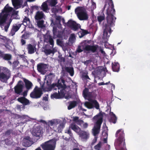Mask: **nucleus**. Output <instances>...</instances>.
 I'll list each match as a JSON object with an SVG mask.
<instances>
[{
	"instance_id": "obj_1",
	"label": "nucleus",
	"mask_w": 150,
	"mask_h": 150,
	"mask_svg": "<svg viewBox=\"0 0 150 150\" xmlns=\"http://www.w3.org/2000/svg\"><path fill=\"white\" fill-rule=\"evenodd\" d=\"M18 11H15L7 4L0 13V26L6 32L8 30L12 18L19 19Z\"/></svg>"
},
{
	"instance_id": "obj_2",
	"label": "nucleus",
	"mask_w": 150,
	"mask_h": 150,
	"mask_svg": "<svg viewBox=\"0 0 150 150\" xmlns=\"http://www.w3.org/2000/svg\"><path fill=\"white\" fill-rule=\"evenodd\" d=\"M110 4H107L105 3V5L102 10V12L103 13L106 6L108 8L107 9V13L108 16L107 18L108 25H106L103 28V39L104 42H106L108 40L111 33L110 27L114 25L115 20L116 18L114 16L115 13V9L114 8V5L112 0H110Z\"/></svg>"
},
{
	"instance_id": "obj_3",
	"label": "nucleus",
	"mask_w": 150,
	"mask_h": 150,
	"mask_svg": "<svg viewBox=\"0 0 150 150\" xmlns=\"http://www.w3.org/2000/svg\"><path fill=\"white\" fill-rule=\"evenodd\" d=\"M54 76V75L52 74H50L48 75L46 77V79H49V81ZM65 81L63 79L59 80L58 83H53L52 85L50 84V82L47 81V90L48 91H50L52 90H56L57 89L58 92H56L51 95V98H52L59 99L65 94L64 88L65 87V85L64 84Z\"/></svg>"
},
{
	"instance_id": "obj_4",
	"label": "nucleus",
	"mask_w": 150,
	"mask_h": 150,
	"mask_svg": "<svg viewBox=\"0 0 150 150\" xmlns=\"http://www.w3.org/2000/svg\"><path fill=\"white\" fill-rule=\"evenodd\" d=\"M66 120H62L60 119H52L49 120L47 122L48 125L46 127V129L48 132H50L52 131V129L50 126H53L54 130L56 132H61L65 126Z\"/></svg>"
},
{
	"instance_id": "obj_5",
	"label": "nucleus",
	"mask_w": 150,
	"mask_h": 150,
	"mask_svg": "<svg viewBox=\"0 0 150 150\" xmlns=\"http://www.w3.org/2000/svg\"><path fill=\"white\" fill-rule=\"evenodd\" d=\"M103 115L100 113L95 116L93 118V122L96 121L94 127L92 129L93 133L95 136L93 142L91 143V145H93L97 141V135L98 134L100 131V125L102 123L103 120Z\"/></svg>"
},
{
	"instance_id": "obj_6",
	"label": "nucleus",
	"mask_w": 150,
	"mask_h": 150,
	"mask_svg": "<svg viewBox=\"0 0 150 150\" xmlns=\"http://www.w3.org/2000/svg\"><path fill=\"white\" fill-rule=\"evenodd\" d=\"M44 38L45 42H49L52 45V46H50L49 45H46L44 51V52L47 55L51 54H54L57 51V49L53 48L54 42L51 36L46 34L44 36Z\"/></svg>"
},
{
	"instance_id": "obj_7",
	"label": "nucleus",
	"mask_w": 150,
	"mask_h": 150,
	"mask_svg": "<svg viewBox=\"0 0 150 150\" xmlns=\"http://www.w3.org/2000/svg\"><path fill=\"white\" fill-rule=\"evenodd\" d=\"M75 12L80 20H87L88 18V15L86 9L83 7H77L75 10Z\"/></svg>"
},
{
	"instance_id": "obj_8",
	"label": "nucleus",
	"mask_w": 150,
	"mask_h": 150,
	"mask_svg": "<svg viewBox=\"0 0 150 150\" xmlns=\"http://www.w3.org/2000/svg\"><path fill=\"white\" fill-rule=\"evenodd\" d=\"M116 136L117 137H118L115 142V146L121 149L122 144L123 146L125 145V143L124 142L125 139L123 130L122 129H120L117 131L116 134Z\"/></svg>"
},
{
	"instance_id": "obj_9",
	"label": "nucleus",
	"mask_w": 150,
	"mask_h": 150,
	"mask_svg": "<svg viewBox=\"0 0 150 150\" xmlns=\"http://www.w3.org/2000/svg\"><path fill=\"white\" fill-rule=\"evenodd\" d=\"M10 76L11 72L9 69L6 68L0 67V81L6 82Z\"/></svg>"
},
{
	"instance_id": "obj_10",
	"label": "nucleus",
	"mask_w": 150,
	"mask_h": 150,
	"mask_svg": "<svg viewBox=\"0 0 150 150\" xmlns=\"http://www.w3.org/2000/svg\"><path fill=\"white\" fill-rule=\"evenodd\" d=\"M59 140V138L53 139L45 142L41 146L44 150H54L55 147L56 142Z\"/></svg>"
},
{
	"instance_id": "obj_11",
	"label": "nucleus",
	"mask_w": 150,
	"mask_h": 150,
	"mask_svg": "<svg viewBox=\"0 0 150 150\" xmlns=\"http://www.w3.org/2000/svg\"><path fill=\"white\" fill-rule=\"evenodd\" d=\"M53 37L54 38H61L62 37L63 34V30L62 29V25L60 22L59 21L57 25H54L53 27Z\"/></svg>"
},
{
	"instance_id": "obj_12",
	"label": "nucleus",
	"mask_w": 150,
	"mask_h": 150,
	"mask_svg": "<svg viewBox=\"0 0 150 150\" xmlns=\"http://www.w3.org/2000/svg\"><path fill=\"white\" fill-rule=\"evenodd\" d=\"M88 41L85 40L82 41L80 44L77 50V51L79 52H82L83 50L88 51H92L93 48H94V45H90L88 44Z\"/></svg>"
},
{
	"instance_id": "obj_13",
	"label": "nucleus",
	"mask_w": 150,
	"mask_h": 150,
	"mask_svg": "<svg viewBox=\"0 0 150 150\" xmlns=\"http://www.w3.org/2000/svg\"><path fill=\"white\" fill-rule=\"evenodd\" d=\"M84 105L89 109L95 108L96 109H100L99 104L97 100H90L89 102H85L84 103Z\"/></svg>"
},
{
	"instance_id": "obj_14",
	"label": "nucleus",
	"mask_w": 150,
	"mask_h": 150,
	"mask_svg": "<svg viewBox=\"0 0 150 150\" xmlns=\"http://www.w3.org/2000/svg\"><path fill=\"white\" fill-rule=\"evenodd\" d=\"M103 135H105V137L94 146V149L95 150H101V146L103 144H106L107 142L108 134L106 132H104L103 133Z\"/></svg>"
},
{
	"instance_id": "obj_15",
	"label": "nucleus",
	"mask_w": 150,
	"mask_h": 150,
	"mask_svg": "<svg viewBox=\"0 0 150 150\" xmlns=\"http://www.w3.org/2000/svg\"><path fill=\"white\" fill-rule=\"evenodd\" d=\"M43 132L42 127L38 126L33 129L32 132V134L36 137L40 138L42 136Z\"/></svg>"
},
{
	"instance_id": "obj_16",
	"label": "nucleus",
	"mask_w": 150,
	"mask_h": 150,
	"mask_svg": "<svg viewBox=\"0 0 150 150\" xmlns=\"http://www.w3.org/2000/svg\"><path fill=\"white\" fill-rule=\"evenodd\" d=\"M41 89L38 87H35L33 91L30 94V97L34 98H40L41 96Z\"/></svg>"
},
{
	"instance_id": "obj_17",
	"label": "nucleus",
	"mask_w": 150,
	"mask_h": 150,
	"mask_svg": "<svg viewBox=\"0 0 150 150\" xmlns=\"http://www.w3.org/2000/svg\"><path fill=\"white\" fill-rule=\"evenodd\" d=\"M73 120L77 124L84 128H86L88 127L87 123L84 122L82 120L79 119L77 117H74Z\"/></svg>"
},
{
	"instance_id": "obj_18",
	"label": "nucleus",
	"mask_w": 150,
	"mask_h": 150,
	"mask_svg": "<svg viewBox=\"0 0 150 150\" xmlns=\"http://www.w3.org/2000/svg\"><path fill=\"white\" fill-rule=\"evenodd\" d=\"M48 66L43 63L39 64L37 65V69L38 71L42 74L45 73L48 68Z\"/></svg>"
},
{
	"instance_id": "obj_19",
	"label": "nucleus",
	"mask_w": 150,
	"mask_h": 150,
	"mask_svg": "<svg viewBox=\"0 0 150 150\" xmlns=\"http://www.w3.org/2000/svg\"><path fill=\"white\" fill-rule=\"evenodd\" d=\"M23 86V83L21 81H19L17 85L14 88L15 93L19 94L22 91Z\"/></svg>"
},
{
	"instance_id": "obj_20",
	"label": "nucleus",
	"mask_w": 150,
	"mask_h": 150,
	"mask_svg": "<svg viewBox=\"0 0 150 150\" xmlns=\"http://www.w3.org/2000/svg\"><path fill=\"white\" fill-rule=\"evenodd\" d=\"M67 26L70 27L73 30L76 31L79 28L80 25L77 24L76 22L72 20H69L67 22Z\"/></svg>"
},
{
	"instance_id": "obj_21",
	"label": "nucleus",
	"mask_w": 150,
	"mask_h": 150,
	"mask_svg": "<svg viewBox=\"0 0 150 150\" xmlns=\"http://www.w3.org/2000/svg\"><path fill=\"white\" fill-rule=\"evenodd\" d=\"M21 24H15L12 26V28L10 33H9V35L13 36L14 35L15 33L18 31L20 27Z\"/></svg>"
},
{
	"instance_id": "obj_22",
	"label": "nucleus",
	"mask_w": 150,
	"mask_h": 150,
	"mask_svg": "<svg viewBox=\"0 0 150 150\" xmlns=\"http://www.w3.org/2000/svg\"><path fill=\"white\" fill-rule=\"evenodd\" d=\"M36 44H29L27 45V49L28 51V53L29 54L34 53L36 51Z\"/></svg>"
},
{
	"instance_id": "obj_23",
	"label": "nucleus",
	"mask_w": 150,
	"mask_h": 150,
	"mask_svg": "<svg viewBox=\"0 0 150 150\" xmlns=\"http://www.w3.org/2000/svg\"><path fill=\"white\" fill-rule=\"evenodd\" d=\"M79 137L82 141H85L89 137V133L86 131H82L79 134Z\"/></svg>"
},
{
	"instance_id": "obj_24",
	"label": "nucleus",
	"mask_w": 150,
	"mask_h": 150,
	"mask_svg": "<svg viewBox=\"0 0 150 150\" xmlns=\"http://www.w3.org/2000/svg\"><path fill=\"white\" fill-rule=\"evenodd\" d=\"M35 0H27L28 1L32 2ZM13 5L16 9H17L20 7L21 3L20 0H11Z\"/></svg>"
},
{
	"instance_id": "obj_25",
	"label": "nucleus",
	"mask_w": 150,
	"mask_h": 150,
	"mask_svg": "<svg viewBox=\"0 0 150 150\" xmlns=\"http://www.w3.org/2000/svg\"><path fill=\"white\" fill-rule=\"evenodd\" d=\"M45 16L42 11H37L35 16V18L36 20H39L45 18Z\"/></svg>"
},
{
	"instance_id": "obj_26",
	"label": "nucleus",
	"mask_w": 150,
	"mask_h": 150,
	"mask_svg": "<svg viewBox=\"0 0 150 150\" xmlns=\"http://www.w3.org/2000/svg\"><path fill=\"white\" fill-rule=\"evenodd\" d=\"M69 127L71 128L73 130L76 132L78 133V134H79L82 131L81 129L79 127L74 124H71L70 125Z\"/></svg>"
},
{
	"instance_id": "obj_27",
	"label": "nucleus",
	"mask_w": 150,
	"mask_h": 150,
	"mask_svg": "<svg viewBox=\"0 0 150 150\" xmlns=\"http://www.w3.org/2000/svg\"><path fill=\"white\" fill-rule=\"evenodd\" d=\"M18 100L24 105H27L29 104V101L24 97L18 98Z\"/></svg>"
},
{
	"instance_id": "obj_28",
	"label": "nucleus",
	"mask_w": 150,
	"mask_h": 150,
	"mask_svg": "<svg viewBox=\"0 0 150 150\" xmlns=\"http://www.w3.org/2000/svg\"><path fill=\"white\" fill-rule=\"evenodd\" d=\"M24 81L25 84V87L28 90L32 89L33 85L31 82L25 79H24Z\"/></svg>"
},
{
	"instance_id": "obj_29",
	"label": "nucleus",
	"mask_w": 150,
	"mask_h": 150,
	"mask_svg": "<svg viewBox=\"0 0 150 150\" xmlns=\"http://www.w3.org/2000/svg\"><path fill=\"white\" fill-rule=\"evenodd\" d=\"M93 50L92 52H100L104 56H105V53L103 49L100 47H99L97 45H95L94 46Z\"/></svg>"
},
{
	"instance_id": "obj_30",
	"label": "nucleus",
	"mask_w": 150,
	"mask_h": 150,
	"mask_svg": "<svg viewBox=\"0 0 150 150\" xmlns=\"http://www.w3.org/2000/svg\"><path fill=\"white\" fill-rule=\"evenodd\" d=\"M112 68L113 71L115 72H118L120 69V65L117 62H114L112 63Z\"/></svg>"
},
{
	"instance_id": "obj_31",
	"label": "nucleus",
	"mask_w": 150,
	"mask_h": 150,
	"mask_svg": "<svg viewBox=\"0 0 150 150\" xmlns=\"http://www.w3.org/2000/svg\"><path fill=\"white\" fill-rule=\"evenodd\" d=\"M0 57L3 58L5 60H9L11 59V56L8 54H4L1 51L0 52Z\"/></svg>"
},
{
	"instance_id": "obj_32",
	"label": "nucleus",
	"mask_w": 150,
	"mask_h": 150,
	"mask_svg": "<svg viewBox=\"0 0 150 150\" xmlns=\"http://www.w3.org/2000/svg\"><path fill=\"white\" fill-rule=\"evenodd\" d=\"M30 140V138L29 137H27L24 138L22 141L23 145L25 147L28 146V143Z\"/></svg>"
},
{
	"instance_id": "obj_33",
	"label": "nucleus",
	"mask_w": 150,
	"mask_h": 150,
	"mask_svg": "<svg viewBox=\"0 0 150 150\" xmlns=\"http://www.w3.org/2000/svg\"><path fill=\"white\" fill-rule=\"evenodd\" d=\"M65 132L66 133L68 134L69 135V137H65L64 138V136H63V138L66 141H68V140H70V139L72 140L73 134L71 132V131L70 130V129H68L66 130L65 131Z\"/></svg>"
},
{
	"instance_id": "obj_34",
	"label": "nucleus",
	"mask_w": 150,
	"mask_h": 150,
	"mask_svg": "<svg viewBox=\"0 0 150 150\" xmlns=\"http://www.w3.org/2000/svg\"><path fill=\"white\" fill-rule=\"evenodd\" d=\"M41 9L45 12L48 13L49 12V9L46 2L43 3L41 6Z\"/></svg>"
},
{
	"instance_id": "obj_35",
	"label": "nucleus",
	"mask_w": 150,
	"mask_h": 150,
	"mask_svg": "<svg viewBox=\"0 0 150 150\" xmlns=\"http://www.w3.org/2000/svg\"><path fill=\"white\" fill-rule=\"evenodd\" d=\"M69 105L68 107V109L70 110L74 108L76 105L77 103L76 101H70L69 103Z\"/></svg>"
},
{
	"instance_id": "obj_36",
	"label": "nucleus",
	"mask_w": 150,
	"mask_h": 150,
	"mask_svg": "<svg viewBox=\"0 0 150 150\" xmlns=\"http://www.w3.org/2000/svg\"><path fill=\"white\" fill-rule=\"evenodd\" d=\"M110 115L111 117V121L113 123H115L117 119L115 115L113 112H110Z\"/></svg>"
},
{
	"instance_id": "obj_37",
	"label": "nucleus",
	"mask_w": 150,
	"mask_h": 150,
	"mask_svg": "<svg viewBox=\"0 0 150 150\" xmlns=\"http://www.w3.org/2000/svg\"><path fill=\"white\" fill-rule=\"evenodd\" d=\"M93 0H91V5L90 6L89 8L92 12L96 8V3L93 1Z\"/></svg>"
},
{
	"instance_id": "obj_38",
	"label": "nucleus",
	"mask_w": 150,
	"mask_h": 150,
	"mask_svg": "<svg viewBox=\"0 0 150 150\" xmlns=\"http://www.w3.org/2000/svg\"><path fill=\"white\" fill-rule=\"evenodd\" d=\"M66 71L69 73L71 76H73L74 75V69L73 68L71 67H67L65 68Z\"/></svg>"
},
{
	"instance_id": "obj_39",
	"label": "nucleus",
	"mask_w": 150,
	"mask_h": 150,
	"mask_svg": "<svg viewBox=\"0 0 150 150\" xmlns=\"http://www.w3.org/2000/svg\"><path fill=\"white\" fill-rule=\"evenodd\" d=\"M104 69L103 67H99L96 69V73L97 74L99 75L102 73H104Z\"/></svg>"
},
{
	"instance_id": "obj_40",
	"label": "nucleus",
	"mask_w": 150,
	"mask_h": 150,
	"mask_svg": "<svg viewBox=\"0 0 150 150\" xmlns=\"http://www.w3.org/2000/svg\"><path fill=\"white\" fill-rule=\"evenodd\" d=\"M76 37L74 34H71L69 39V41L71 44L73 43L75 41Z\"/></svg>"
},
{
	"instance_id": "obj_41",
	"label": "nucleus",
	"mask_w": 150,
	"mask_h": 150,
	"mask_svg": "<svg viewBox=\"0 0 150 150\" xmlns=\"http://www.w3.org/2000/svg\"><path fill=\"white\" fill-rule=\"evenodd\" d=\"M23 24L24 25H28L30 24L29 19L27 17H25L23 21Z\"/></svg>"
},
{
	"instance_id": "obj_42",
	"label": "nucleus",
	"mask_w": 150,
	"mask_h": 150,
	"mask_svg": "<svg viewBox=\"0 0 150 150\" xmlns=\"http://www.w3.org/2000/svg\"><path fill=\"white\" fill-rule=\"evenodd\" d=\"M88 33V32L85 30H82L81 31L79 32V34L80 38H82L85 35L87 34Z\"/></svg>"
},
{
	"instance_id": "obj_43",
	"label": "nucleus",
	"mask_w": 150,
	"mask_h": 150,
	"mask_svg": "<svg viewBox=\"0 0 150 150\" xmlns=\"http://www.w3.org/2000/svg\"><path fill=\"white\" fill-rule=\"evenodd\" d=\"M21 118L23 119H25V122H27L28 121H30L31 120H34V119H32V118H30L27 115H22L21 116Z\"/></svg>"
},
{
	"instance_id": "obj_44",
	"label": "nucleus",
	"mask_w": 150,
	"mask_h": 150,
	"mask_svg": "<svg viewBox=\"0 0 150 150\" xmlns=\"http://www.w3.org/2000/svg\"><path fill=\"white\" fill-rule=\"evenodd\" d=\"M89 93L87 88H85L83 91V94L85 98L89 97Z\"/></svg>"
},
{
	"instance_id": "obj_45",
	"label": "nucleus",
	"mask_w": 150,
	"mask_h": 150,
	"mask_svg": "<svg viewBox=\"0 0 150 150\" xmlns=\"http://www.w3.org/2000/svg\"><path fill=\"white\" fill-rule=\"evenodd\" d=\"M49 3L50 5L52 6H53L57 4V1L56 0H50L49 1Z\"/></svg>"
},
{
	"instance_id": "obj_46",
	"label": "nucleus",
	"mask_w": 150,
	"mask_h": 150,
	"mask_svg": "<svg viewBox=\"0 0 150 150\" xmlns=\"http://www.w3.org/2000/svg\"><path fill=\"white\" fill-rule=\"evenodd\" d=\"M105 18V15L104 13H102V15L99 16L98 17V21L99 22H101L102 21L104 20Z\"/></svg>"
},
{
	"instance_id": "obj_47",
	"label": "nucleus",
	"mask_w": 150,
	"mask_h": 150,
	"mask_svg": "<svg viewBox=\"0 0 150 150\" xmlns=\"http://www.w3.org/2000/svg\"><path fill=\"white\" fill-rule=\"evenodd\" d=\"M38 26L40 28H42L43 27V21L41 20V21H38L37 23Z\"/></svg>"
},
{
	"instance_id": "obj_48",
	"label": "nucleus",
	"mask_w": 150,
	"mask_h": 150,
	"mask_svg": "<svg viewBox=\"0 0 150 150\" xmlns=\"http://www.w3.org/2000/svg\"><path fill=\"white\" fill-rule=\"evenodd\" d=\"M58 58V60L59 62H64L65 59L64 58L62 57L61 56H59Z\"/></svg>"
},
{
	"instance_id": "obj_49",
	"label": "nucleus",
	"mask_w": 150,
	"mask_h": 150,
	"mask_svg": "<svg viewBox=\"0 0 150 150\" xmlns=\"http://www.w3.org/2000/svg\"><path fill=\"white\" fill-rule=\"evenodd\" d=\"M105 150H110V145L108 144H106V145L105 147Z\"/></svg>"
},
{
	"instance_id": "obj_50",
	"label": "nucleus",
	"mask_w": 150,
	"mask_h": 150,
	"mask_svg": "<svg viewBox=\"0 0 150 150\" xmlns=\"http://www.w3.org/2000/svg\"><path fill=\"white\" fill-rule=\"evenodd\" d=\"M52 12L54 13V14H56L57 12V9L55 8H53L51 9Z\"/></svg>"
},
{
	"instance_id": "obj_51",
	"label": "nucleus",
	"mask_w": 150,
	"mask_h": 150,
	"mask_svg": "<svg viewBox=\"0 0 150 150\" xmlns=\"http://www.w3.org/2000/svg\"><path fill=\"white\" fill-rule=\"evenodd\" d=\"M91 60H88L86 61L85 62H84V63L86 65H87L88 64H89L91 63Z\"/></svg>"
},
{
	"instance_id": "obj_52",
	"label": "nucleus",
	"mask_w": 150,
	"mask_h": 150,
	"mask_svg": "<svg viewBox=\"0 0 150 150\" xmlns=\"http://www.w3.org/2000/svg\"><path fill=\"white\" fill-rule=\"evenodd\" d=\"M21 37L22 38L26 39L27 38L28 36L26 34H24L22 35Z\"/></svg>"
},
{
	"instance_id": "obj_53",
	"label": "nucleus",
	"mask_w": 150,
	"mask_h": 150,
	"mask_svg": "<svg viewBox=\"0 0 150 150\" xmlns=\"http://www.w3.org/2000/svg\"><path fill=\"white\" fill-rule=\"evenodd\" d=\"M21 42L22 45H23L25 44V41L23 39H22L21 40Z\"/></svg>"
},
{
	"instance_id": "obj_54",
	"label": "nucleus",
	"mask_w": 150,
	"mask_h": 150,
	"mask_svg": "<svg viewBox=\"0 0 150 150\" xmlns=\"http://www.w3.org/2000/svg\"><path fill=\"white\" fill-rule=\"evenodd\" d=\"M22 60L25 63H26L27 64V65L28 64V62L26 59L25 58H23L22 59Z\"/></svg>"
},
{
	"instance_id": "obj_55",
	"label": "nucleus",
	"mask_w": 150,
	"mask_h": 150,
	"mask_svg": "<svg viewBox=\"0 0 150 150\" xmlns=\"http://www.w3.org/2000/svg\"><path fill=\"white\" fill-rule=\"evenodd\" d=\"M5 38V37L0 35V40H4Z\"/></svg>"
},
{
	"instance_id": "obj_56",
	"label": "nucleus",
	"mask_w": 150,
	"mask_h": 150,
	"mask_svg": "<svg viewBox=\"0 0 150 150\" xmlns=\"http://www.w3.org/2000/svg\"><path fill=\"white\" fill-rule=\"evenodd\" d=\"M5 47H6L8 49V50H11V47L9 45H6V46H5Z\"/></svg>"
},
{
	"instance_id": "obj_57",
	"label": "nucleus",
	"mask_w": 150,
	"mask_h": 150,
	"mask_svg": "<svg viewBox=\"0 0 150 150\" xmlns=\"http://www.w3.org/2000/svg\"><path fill=\"white\" fill-rule=\"evenodd\" d=\"M99 85H104V83L103 82H100L98 83Z\"/></svg>"
},
{
	"instance_id": "obj_58",
	"label": "nucleus",
	"mask_w": 150,
	"mask_h": 150,
	"mask_svg": "<svg viewBox=\"0 0 150 150\" xmlns=\"http://www.w3.org/2000/svg\"><path fill=\"white\" fill-rule=\"evenodd\" d=\"M73 150H80V149L78 148H74Z\"/></svg>"
},
{
	"instance_id": "obj_59",
	"label": "nucleus",
	"mask_w": 150,
	"mask_h": 150,
	"mask_svg": "<svg viewBox=\"0 0 150 150\" xmlns=\"http://www.w3.org/2000/svg\"><path fill=\"white\" fill-rule=\"evenodd\" d=\"M85 78L86 79H90L89 78V76L88 75H86L85 76Z\"/></svg>"
},
{
	"instance_id": "obj_60",
	"label": "nucleus",
	"mask_w": 150,
	"mask_h": 150,
	"mask_svg": "<svg viewBox=\"0 0 150 150\" xmlns=\"http://www.w3.org/2000/svg\"><path fill=\"white\" fill-rule=\"evenodd\" d=\"M83 114H84L83 115H84L86 116L87 117H88L89 118V117H91V116L86 115L84 113H83Z\"/></svg>"
},
{
	"instance_id": "obj_61",
	"label": "nucleus",
	"mask_w": 150,
	"mask_h": 150,
	"mask_svg": "<svg viewBox=\"0 0 150 150\" xmlns=\"http://www.w3.org/2000/svg\"><path fill=\"white\" fill-rule=\"evenodd\" d=\"M112 87L114 89H115V85L114 84H111Z\"/></svg>"
},
{
	"instance_id": "obj_62",
	"label": "nucleus",
	"mask_w": 150,
	"mask_h": 150,
	"mask_svg": "<svg viewBox=\"0 0 150 150\" xmlns=\"http://www.w3.org/2000/svg\"><path fill=\"white\" fill-rule=\"evenodd\" d=\"M81 109L83 110V111H86V109H83V108H81Z\"/></svg>"
},
{
	"instance_id": "obj_63",
	"label": "nucleus",
	"mask_w": 150,
	"mask_h": 150,
	"mask_svg": "<svg viewBox=\"0 0 150 150\" xmlns=\"http://www.w3.org/2000/svg\"><path fill=\"white\" fill-rule=\"evenodd\" d=\"M35 150H41V149L40 148H38L36 149Z\"/></svg>"
},
{
	"instance_id": "obj_64",
	"label": "nucleus",
	"mask_w": 150,
	"mask_h": 150,
	"mask_svg": "<svg viewBox=\"0 0 150 150\" xmlns=\"http://www.w3.org/2000/svg\"><path fill=\"white\" fill-rule=\"evenodd\" d=\"M15 150H23L20 148H18L17 149H15Z\"/></svg>"
}]
</instances>
